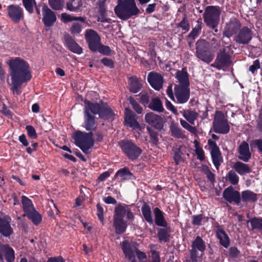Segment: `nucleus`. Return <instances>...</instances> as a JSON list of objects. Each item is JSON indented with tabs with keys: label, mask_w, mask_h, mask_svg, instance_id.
<instances>
[{
	"label": "nucleus",
	"mask_w": 262,
	"mask_h": 262,
	"mask_svg": "<svg viewBox=\"0 0 262 262\" xmlns=\"http://www.w3.org/2000/svg\"><path fill=\"white\" fill-rule=\"evenodd\" d=\"M9 65L11 79V90L17 95L22 92L21 84L31 78L29 64L24 59L17 57L10 59L7 62Z\"/></svg>",
	"instance_id": "1"
},
{
	"label": "nucleus",
	"mask_w": 262,
	"mask_h": 262,
	"mask_svg": "<svg viewBox=\"0 0 262 262\" xmlns=\"http://www.w3.org/2000/svg\"><path fill=\"white\" fill-rule=\"evenodd\" d=\"M114 11L117 16L123 20H126L140 13L135 0H118Z\"/></svg>",
	"instance_id": "2"
},
{
	"label": "nucleus",
	"mask_w": 262,
	"mask_h": 262,
	"mask_svg": "<svg viewBox=\"0 0 262 262\" xmlns=\"http://www.w3.org/2000/svg\"><path fill=\"white\" fill-rule=\"evenodd\" d=\"M93 133L92 132L86 133L78 131L76 132L73 136L75 144L79 147L85 154L90 153L89 149L94 144L93 138Z\"/></svg>",
	"instance_id": "3"
},
{
	"label": "nucleus",
	"mask_w": 262,
	"mask_h": 262,
	"mask_svg": "<svg viewBox=\"0 0 262 262\" xmlns=\"http://www.w3.org/2000/svg\"><path fill=\"white\" fill-rule=\"evenodd\" d=\"M221 10L219 6H207L203 14L204 21L209 27L215 29V32H217L215 28L219 25Z\"/></svg>",
	"instance_id": "4"
},
{
	"label": "nucleus",
	"mask_w": 262,
	"mask_h": 262,
	"mask_svg": "<svg viewBox=\"0 0 262 262\" xmlns=\"http://www.w3.org/2000/svg\"><path fill=\"white\" fill-rule=\"evenodd\" d=\"M120 245L125 257L131 262H137L135 258L136 255L141 261L146 258L145 253L139 251L136 247L128 242H122L120 243Z\"/></svg>",
	"instance_id": "5"
},
{
	"label": "nucleus",
	"mask_w": 262,
	"mask_h": 262,
	"mask_svg": "<svg viewBox=\"0 0 262 262\" xmlns=\"http://www.w3.org/2000/svg\"><path fill=\"white\" fill-rule=\"evenodd\" d=\"M196 56L202 61L209 63L213 58L214 55L209 51V44L205 40H199L195 43Z\"/></svg>",
	"instance_id": "6"
},
{
	"label": "nucleus",
	"mask_w": 262,
	"mask_h": 262,
	"mask_svg": "<svg viewBox=\"0 0 262 262\" xmlns=\"http://www.w3.org/2000/svg\"><path fill=\"white\" fill-rule=\"evenodd\" d=\"M125 215V212L122 205L117 206L113 216L114 226L117 234L123 233L127 228V224L123 219Z\"/></svg>",
	"instance_id": "7"
},
{
	"label": "nucleus",
	"mask_w": 262,
	"mask_h": 262,
	"mask_svg": "<svg viewBox=\"0 0 262 262\" xmlns=\"http://www.w3.org/2000/svg\"><path fill=\"white\" fill-rule=\"evenodd\" d=\"M213 130L219 134H226L230 130L227 120L221 112H216L213 120Z\"/></svg>",
	"instance_id": "8"
},
{
	"label": "nucleus",
	"mask_w": 262,
	"mask_h": 262,
	"mask_svg": "<svg viewBox=\"0 0 262 262\" xmlns=\"http://www.w3.org/2000/svg\"><path fill=\"white\" fill-rule=\"evenodd\" d=\"M119 145L126 155L132 160L137 159L142 152V150L130 141H122Z\"/></svg>",
	"instance_id": "9"
},
{
	"label": "nucleus",
	"mask_w": 262,
	"mask_h": 262,
	"mask_svg": "<svg viewBox=\"0 0 262 262\" xmlns=\"http://www.w3.org/2000/svg\"><path fill=\"white\" fill-rule=\"evenodd\" d=\"M229 49V47H224L222 51H220L212 66L220 70L224 67H229L232 61L230 56L228 54L227 51Z\"/></svg>",
	"instance_id": "10"
},
{
	"label": "nucleus",
	"mask_w": 262,
	"mask_h": 262,
	"mask_svg": "<svg viewBox=\"0 0 262 262\" xmlns=\"http://www.w3.org/2000/svg\"><path fill=\"white\" fill-rule=\"evenodd\" d=\"M174 92V96L178 103L183 104L189 100L190 97L189 86L175 85Z\"/></svg>",
	"instance_id": "11"
},
{
	"label": "nucleus",
	"mask_w": 262,
	"mask_h": 262,
	"mask_svg": "<svg viewBox=\"0 0 262 262\" xmlns=\"http://www.w3.org/2000/svg\"><path fill=\"white\" fill-rule=\"evenodd\" d=\"M85 37L90 49L95 51L100 43V37L97 33L92 29H89L85 33Z\"/></svg>",
	"instance_id": "12"
},
{
	"label": "nucleus",
	"mask_w": 262,
	"mask_h": 262,
	"mask_svg": "<svg viewBox=\"0 0 262 262\" xmlns=\"http://www.w3.org/2000/svg\"><path fill=\"white\" fill-rule=\"evenodd\" d=\"M8 15L14 23H18L24 17L22 8L17 5H11L8 7Z\"/></svg>",
	"instance_id": "13"
},
{
	"label": "nucleus",
	"mask_w": 262,
	"mask_h": 262,
	"mask_svg": "<svg viewBox=\"0 0 262 262\" xmlns=\"http://www.w3.org/2000/svg\"><path fill=\"white\" fill-rule=\"evenodd\" d=\"M42 21L46 27H52L57 20L55 13L47 5L42 7Z\"/></svg>",
	"instance_id": "14"
},
{
	"label": "nucleus",
	"mask_w": 262,
	"mask_h": 262,
	"mask_svg": "<svg viewBox=\"0 0 262 262\" xmlns=\"http://www.w3.org/2000/svg\"><path fill=\"white\" fill-rule=\"evenodd\" d=\"M145 120L146 123L157 129H160L163 127V118L154 113H147L145 116Z\"/></svg>",
	"instance_id": "15"
},
{
	"label": "nucleus",
	"mask_w": 262,
	"mask_h": 262,
	"mask_svg": "<svg viewBox=\"0 0 262 262\" xmlns=\"http://www.w3.org/2000/svg\"><path fill=\"white\" fill-rule=\"evenodd\" d=\"M224 198L228 202L238 204L241 201L239 192L230 186L226 188L223 192Z\"/></svg>",
	"instance_id": "16"
},
{
	"label": "nucleus",
	"mask_w": 262,
	"mask_h": 262,
	"mask_svg": "<svg viewBox=\"0 0 262 262\" xmlns=\"http://www.w3.org/2000/svg\"><path fill=\"white\" fill-rule=\"evenodd\" d=\"M148 81L156 90L159 91L163 84V78L161 75L155 72H150L147 77Z\"/></svg>",
	"instance_id": "17"
},
{
	"label": "nucleus",
	"mask_w": 262,
	"mask_h": 262,
	"mask_svg": "<svg viewBox=\"0 0 262 262\" xmlns=\"http://www.w3.org/2000/svg\"><path fill=\"white\" fill-rule=\"evenodd\" d=\"M252 39V32L246 27L243 28L235 36V40L236 42L241 44H247Z\"/></svg>",
	"instance_id": "18"
},
{
	"label": "nucleus",
	"mask_w": 262,
	"mask_h": 262,
	"mask_svg": "<svg viewBox=\"0 0 262 262\" xmlns=\"http://www.w3.org/2000/svg\"><path fill=\"white\" fill-rule=\"evenodd\" d=\"M83 127L88 130H95L97 128V124L94 115L88 112L87 110L84 111Z\"/></svg>",
	"instance_id": "19"
},
{
	"label": "nucleus",
	"mask_w": 262,
	"mask_h": 262,
	"mask_svg": "<svg viewBox=\"0 0 262 262\" xmlns=\"http://www.w3.org/2000/svg\"><path fill=\"white\" fill-rule=\"evenodd\" d=\"M125 122L127 126L133 129L140 128V125L136 119V115L128 108L125 109Z\"/></svg>",
	"instance_id": "20"
},
{
	"label": "nucleus",
	"mask_w": 262,
	"mask_h": 262,
	"mask_svg": "<svg viewBox=\"0 0 262 262\" xmlns=\"http://www.w3.org/2000/svg\"><path fill=\"white\" fill-rule=\"evenodd\" d=\"M240 27L241 24L237 19H231L227 24L224 31V35L227 37H230L234 34Z\"/></svg>",
	"instance_id": "21"
},
{
	"label": "nucleus",
	"mask_w": 262,
	"mask_h": 262,
	"mask_svg": "<svg viewBox=\"0 0 262 262\" xmlns=\"http://www.w3.org/2000/svg\"><path fill=\"white\" fill-rule=\"evenodd\" d=\"M64 40L67 47L71 52L77 54L82 53V49L70 35H66Z\"/></svg>",
	"instance_id": "22"
},
{
	"label": "nucleus",
	"mask_w": 262,
	"mask_h": 262,
	"mask_svg": "<svg viewBox=\"0 0 262 262\" xmlns=\"http://www.w3.org/2000/svg\"><path fill=\"white\" fill-rule=\"evenodd\" d=\"M11 220L0 218V233L5 237H9L13 233L10 222Z\"/></svg>",
	"instance_id": "23"
},
{
	"label": "nucleus",
	"mask_w": 262,
	"mask_h": 262,
	"mask_svg": "<svg viewBox=\"0 0 262 262\" xmlns=\"http://www.w3.org/2000/svg\"><path fill=\"white\" fill-rule=\"evenodd\" d=\"M176 78L179 83L175 85L189 86L188 74L185 68H183L182 70L177 72Z\"/></svg>",
	"instance_id": "24"
},
{
	"label": "nucleus",
	"mask_w": 262,
	"mask_h": 262,
	"mask_svg": "<svg viewBox=\"0 0 262 262\" xmlns=\"http://www.w3.org/2000/svg\"><path fill=\"white\" fill-rule=\"evenodd\" d=\"M239 159L247 162L251 158V154L249 151V145L246 142H243L239 147Z\"/></svg>",
	"instance_id": "25"
},
{
	"label": "nucleus",
	"mask_w": 262,
	"mask_h": 262,
	"mask_svg": "<svg viewBox=\"0 0 262 262\" xmlns=\"http://www.w3.org/2000/svg\"><path fill=\"white\" fill-rule=\"evenodd\" d=\"M115 178L119 181H123L135 179L133 173L126 167L121 168L118 170L114 176Z\"/></svg>",
	"instance_id": "26"
},
{
	"label": "nucleus",
	"mask_w": 262,
	"mask_h": 262,
	"mask_svg": "<svg viewBox=\"0 0 262 262\" xmlns=\"http://www.w3.org/2000/svg\"><path fill=\"white\" fill-rule=\"evenodd\" d=\"M216 234L220 244L225 248L228 247L230 244V239L225 231L223 229L219 228L216 231Z\"/></svg>",
	"instance_id": "27"
},
{
	"label": "nucleus",
	"mask_w": 262,
	"mask_h": 262,
	"mask_svg": "<svg viewBox=\"0 0 262 262\" xmlns=\"http://www.w3.org/2000/svg\"><path fill=\"white\" fill-rule=\"evenodd\" d=\"M234 169L240 175L243 176L250 172L249 166L241 162H236L233 166Z\"/></svg>",
	"instance_id": "28"
},
{
	"label": "nucleus",
	"mask_w": 262,
	"mask_h": 262,
	"mask_svg": "<svg viewBox=\"0 0 262 262\" xmlns=\"http://www.w3.org/2000/svg\"><path fill=\"white\" fill-rule=\"evenodd\" d=\"M85 106L84 108V111L87 110L88 112H90L93 115L100 114L102 107L97 103H91L89 100H85L84 101Z\"/></svg>",
	"instance_id": "29"
},
{
	"label": "nucleus",
	"mask_w": 262,
	"mask_h": 262,
	"mask_svg": "<svg viewBox=\"0 0 262 262\" xmlns=\"http://www.w3.org/2000/svg\"><path fill=\"white\" fill-rule=\"evenodd\" d=\"M154 213L155 218V223L158 226L166 227L167 223L164 219L163 212L156 207L154 210Z\"/></svg>",
	"instance_id": "30"
},
{
	"label": "nucleus",
	"mask_w": 262,
	"mask_h": 262,
	"mask_svg": "<svg viewBox=\"0 0 262 262\" xmlns=\"http://www.w3.org/2000/svg\"><path fill=\"white\" fill-rule=\"evenodd\" d=\"M25 215H26L35 225L40 224L42 221L41 215L35 209L27 212Z\"/></svg>",
	"instance_id": "31"
},
{
	"label": "nucleus",
	"mask_w": 262,
	"mask_h": 262,
	"mask_svg": "<svg viewBox=\"0 0 262 262\" xmlns=\"http://www.w3.org/2000/svg\"><path fill=\"white\" fill-rule=\"evenodd\" d=\"M183 116L191 124H194V121L198 117V114L191 110H183L180 112Z\"/></svg>",
	"instance_id": "32"
},
{
	"label": "nucleus",
	"mask_w": 262,
	"mask_h": 262,
	"mask_svg": "<svg viewBox=\"0 0 262 262\" xmlns=\"http://www.w3.org/2000/svg\"><path fill=\"white\" fill-rule=\"evenodd\" d=\"M1 248L6 260L8 262H13L15 257L14 250L7 245H4Z\"/></svg>",
	"instance_id": "33"
},
{
	"label": "nucleus",
	"mask_w": 262,
	"mask_h": 262,
	"mask_svg": "<svg viewBox=\"0 0 262 262\" xmlns=\"http://www.w3.org/2000/svg\"><path fill=\"white\" fill-rule=\"evenodd\" d=\"M148 106L151 110L156 112H162L164 111L162 101L158 98L152 99Z\"/></svg>",
	"instance_id": "34"
},
{
	"label": "nucleus",
	"mask_w": 262,
	"mask_h": 262,
	"mask_svg": "<svg viewBox=\"0 0 262 262\" xmlns=\"http://www.w3.org/2000/svg\"><path fill=\"white\" fill-rule=\"evenodd\" d=\"M186 147L185 146L182 145H180L178 148H176L174 150V160L177 165L183 161L182 155L186 152Z\"/></svg>",
	"instance_id": "35"
},
{
	"label": "nucleus",
	"mask_w": 262,
	"mask_h": 262,
	"mask_svg": "<svg viewBox=\"0 0 262 262\" xmlns=\"http://www.w3.org/2000/svg\"><path fill=\"white\" fill-rule=\"evenodd\" d=\"M130 91L134 93L139 91L141 88V84L139 79L137 77H131L129 78Z\"/></svg>",
	"instance_id": "36"
},
{
	"label": "nucleus",
	"mask_w": 262,
	"mask_h": 262,
	"mask_svg": "<svg viewBox=\"0 0 262 262\" xmlns=\"http://www.w3.org/2000/svg\"><path fill=\"white\" fill-rule=\"evenodd\" d=\"M242 199L243 202H255L257 201L256 194L250 190H246L242 192Z\"/></svg>",
	"instance_id": "37"
},
{
	"label": "nucleus",
	"mask_w": 262,
	"mask_h": 262,
	"mask_svg": "<svg viewBox=\"0 0 262 262\" xmlns=\"http://www.w3.org/2000/svg\"><path fill=\"white\" fill-rule=\"evenodd\" d=\"M21 203L25 214L35 209L31 200L25 195L21 196Z\"/></svg>",
	"instance_id": "38"
},
{
	"label": "nucleus",
	"mask_w": 262,
	"mask_h": 262,
	"mask_svg": "<svg viewBox=\"0 0 262 262\" xmlns=\"http://www.w3.org/2000/svg\"><path fill=\"white\" fill-rule=\"evenodd\" d=\"M170 129L171 135L173 137L178 138H184L185 137V136L183 134L181 129L174 123L172 122L171 123Z\"/></svg>",
	"instance_id": "39"
},
{
	"label": "nucleus",
	"mask_w": 262,
	"mask_h": 262,
	"mask_svg": "<svg viewBox=\"0 0 262 262\" xmlns=\"http://www.w3.org/2000/svg\"><path fill=\"white\" fill-rule=\"evenodd\" d=\"M191 249L195 250H198L201 252H203L205 250V243L200 236H197L195 240L192 242Z\"/></svg>",
	"instance_id": "40"
},
{
	"label": "nucleus",
	"mask_w": 262,
	"mask_h": 262,
	"mask_svg": "<svg viewBox=\"0 0 262 262\" xmlns=\"http://www.w3.org/2000/svg\"><path fill=\"white\" fill-rule=\"evenodd\" d=\"M142 214L145 220L150 224L153 223V220L151 215V211L150 207L144 205L141 208Z\"/></svg>",
	"instance_id": "41"
},
{
	"label": "nucleus",
	"mask_w": 262,
	"mask_h": 262,
	"mask_svg": "<svg viewBox=\"0 0 262 262\" xmlns=\"http://www.w3.org/2000/svg\"><path fill=\"white\" fill-rule=\"evenodd\" d=\"M61 20L64 23L71 22L74 20H79L84 22V19L82 17L74 16L72 15L63 13L61 15Z\"/></svg>",
	"instance_id": "42"
},
{
	"label": "nucleus",
	"mask_w": 262,
	"mask_h": 262,
	"mask_svg": "<svg viewBox=\"0 0 262 262\" xmlns=\"http://www.w3.org/2000/svg\"><path fill=\"white\" fill-rule=\"evenodd\" d=\"M212 161L215 167L218 169L222 161L221 154L220 150H217L214 151H210Z\"/></svg>",
	"instance_id": "43"
},
{
	"label": "nucleus",
	"mask_w": 262,
	"mask_h": 262,
	"mask_svg": "<svg viewBox=\"0 0 262 262\" xmlns=\"http://www.w3.org/2000/svg\"><path fill=\"white\" fill-rule=\"evenodd\" d=\"M65 0H48L49 6L54 10H62Z\"/></svg>",
	"instance_id": "44"
},
{
	"label": "nucleus",
	"mask_w": 262,
	"mask_h": 262,
	"mask_svg": "<svg viewBox=\"0 0 262 262\" xmlns=\"http://www.w3.org/2000/svg\"><path fill=\"white\" fill-rule=\"evenodd\" d=\"M201 23L198 21L197 24L196 25L195 27L192 29L191 32L189 33L188 36V38H191L192 39H194L196 37L198 36L199 34L201 32Z\"/></svg>",
	"instance_id": "45"
},
{
	"label": "nucleus",
	"mask_w": 262,
	"mask_h": 262,
	"mask_svg": "<svg viewBox=\"0 0 262 262\" xmlns=\"http://www.w3.org/2000/svg\"><path fill=\"white\" fill-rule=\"evenodd\" d=\"M227 178L232 185H236L239 181V177L236 172L233 170H230L227 175Z\"/></svg>",
	"instance_id": "46"
},
{
	"label": "nucleus",
	"mask_w": 262,
	"mask_h": 262,
	"mask_svg": "<svg viewBox=\"0 0 262 262\" xmlns=\"http://www.w3.org/2000/svg\"><path fill=\"white\" fill-rule=\"evenodd\" d=\"M23 5L26 10L30 13L34 11V7L36 6L35 0H23Z\"/></svg>",
	"instance_id": "47"
},
{
	"label": "nucleus",
	"mask_w": 262,
	"mask_h": 262,
	"mask_svg": "<svg viewBox=\"0 0 262 262\" xmlns=\"http://www.w3.org/2000/svg\"><path fill=\"white\" fill-rule=\"evenodd\" d=\"M81 4H76L75 0H70L67 3V8L72 12H76L80 8Z\"/></svg>",
	"instance_id": "48"
},
{
	"label": "nucleus",
	"mask_w": 262,
	"mask_h": 262,
	"mask_svg": "<svg viewBox=\"0 0 262 262\" xmlns=\"http://www.w3.org/2000/svg\"><path fill=\"white\" fill-rule=\"evenodd\" d=\"M208 217L203 216V215H193L192 216V223L194 225L200 226L203 221L207 222Z\"/></svg>",
	"instance_id": "49"
},
{
	"label": "nucleus",
	"mask_w": 262,
	"mask_h": 262,
	"mask_svg": "<svg viewBox=\"0 0 262 262\" xmlns=\"http://www.w3.org/2000/svg\"><path fill=\"white\" fill-rule=\"evenodd\" d=\"M97 51L102 54L108 55L111 54L112 51L108 46H104L100 43L94 52Z\"/></svg>",
	"instance_id": "50"
},
{
	"label": "nucleus",
	"mask_w": 262,
	"mask_h": 262,
	"mask_svg": "<svg viewBox=\"0 0 262 262\" xmlns=\"http://www.w3.org/2000/svg\"><path fill=\"white\" fill-rule=\"evenodd\" d=\"M128 100L133 108L138 114H141L143 111L142 107L132 98L130 97Z\"/></svg>",
	"instance_id": "51"
},
{
	"label": "nucleus",
	"mask_w": 262,
	"mask_h": 262,
	"mask_svg": "<svg viewBox=\"0 0 262 262\" xmlns=\"http://www.w3.org/2000/svg\"><path fill=\"white\" fill-rule=\"evenodd\" d=\"M252 229H258L262 231V219L254 218L250 221Z\"/></svg>",
	"instance_id": "52"
},
{
	"label": "nucleus",
	"mask_w": 262,
	"mask_h": 262,
	"mask_svg": "<svg viewBox=\"0 0 262 262\" xmlns=\"http://www.w3.org/2000/svg\"><path fill=\"white\" fill-rule=\"evenodd\" d=\"M114 115L112 110L110 108H101L99 116L100 117L111 118Z\"/></svg>",
	"instance_id": "53"
},
{
	"label": "nucleus",
	"mask_w": 262,
	"mask_h": 262,
	"mask_svg": "<svg viewBox=\"0 0 262 262\" xmlns=\"http://www.w3.org/2000/svg\"><path fill=\"white\" fill-rule=\"evenodd\" d=\"M82 30V26L79 23H74L71 28V33L74 35L79 34Z\"/></svg>",
	"instance_id": "54"
},
{
	"label": "nucleus",
	"mask_w": 262,
	"mask_h": 262,
	"mask_svg": "<svg viewBox=\"0 0 262 262\" xmlns=\"http://www.w3.org/2000/svg\"><path fill=\"white\" fill-rule=\"evenodd\" d=\"M158 238L160 241L166 242L168 239V231L165 229H160L158 232Z\"/></svg>",
	"instance_id": "55"
},
{
	"label": "nucleus",
	"mask_w": 262,
	"mask_h": 262,
	"mask_svg": "<svg viewBox=\"0 0 262 262\" xmlns=\"http://www.w3.org/2000/svg\"><path fill=\"white\" fill-rule=\"evenodd\" d=\"M180 123L181 125L185 129L188 130L189 132L191 133H194L196 131V128L195 127H193L190 125L188 122H187L186 121L180 119Z\"/></svg>",
	"instance_id": "56"
},
{
	"label": "nucleus",
	"mask_w": 262,
	"mask_h": 262,
	"mask_svg": "<svg viewBox=\"0 0 262 262\" xmlns=\"http://www.w3.org/2000/svg\"><path fill=\"white\" fill-rule=\"evenodd\" d=\"M28 136L32 139H36L37 134L34 128L31 125H27L26 127Z\"/></svg>",
	"instance_id": "57"
},
{
	"label": "nucleus",
	"mask_w": 262,
	"mask_h": 262,
	"mask_svg": "<svg viewBox=\"0 0 262 262\" xmlns=\"http://www.w3.org/2000/svg\"><path fill=\"white\" fill-rule=\"evenodd\" d=\"M159 254L155 250H151V256L149 262H160Z\"/></svg>",
	"instance_id": "58"
},
{
	"label": "nucleus",
	"mask_w": 262,
	"mask_h": 262,
	"mask_svg": "<svg viewBox=\"0 0 262 262\" xmlns=\"http://www.w3.org/2000/svg\"><path fill=\"white\" fill-rule=\"evenodd\" d=\"M178 26L181 27L184 32H187L189 30V26L188 21L185 18L183 19V20L178 25Z\"/></svg>",
	"instance_id": "59"
},
{
	"label": "nucleus",
	"mask_w": 262,
	"mask_h": 262,
	"mask_svg": "<svg viewBox=\"0 0 262 262\" xmlns=\"http://www.w3.org/2000/svg\"><path fill=\"white\" fill-rule=\"evenodd\" d=\"M199 256V254L196 250L191 249L189 262H198V259Z\"/></svg>",
	"instance_id": "60"
},
{
	"label": "nucleus",
	"mask_w": 262,
	"mask_h": 262,
	"mask_svg": "<svg viewBox=\"0 0 262 262\" xmlns=\"http://www.w3.org/2000/svg\"><path fill=\"white\" fill-rule=\"evenodd\" d=\"M150 141L154 144H157L158 141V134L156 132L149 129Z\"/></svg>",
	"instance_id": "61"
},
{
	"label": "nucleus",
	"mask_w": 262,
	"mask_h": 262,
	"mask_svg": "<svg viewBox=\"0 0 262 262\" xmlns=\"http://www.w3.org/2000/svg\"><path fill=\"white\" fill-rule=\"evenodd\" d=\"M195 153L198 158L201 161L205 160L204 152L203 149L199 147H196L195 149Z\"/></svg>",
	"instance_id": "62"
},
{
	"label": "nucleus",
	"mask_w": 262,
	"mask_h": 262,
	"mask_svg": "<svg viewBox=\"0 0 262 262\" xmlns=\"http://www.w3.org/2000/svg\"><path fill=\"white\" fill-rule=\"evenodd\" d=\"M101 63H102L105 66L108 67L110 68H113L114 67L113 61L108 58H103L101 60Z\"/></svg>",
	"instance_id": "63"
},
{
	"label": "nucleus",
	"mask_w": 262,
	"mask_h": 262,
	"mask_svg": "<svg viewBox=\"0 0 262 262\" xmlns=\"http://www.w3.org/2000/svg\"><path fill=\"white\" fill-rule=\"evenodd\" d=\"M257 127L258 130L262 133V110H260L259 116L257 120Z\"/></svg>",
	"instance_id": "64"
}]
</instances>
